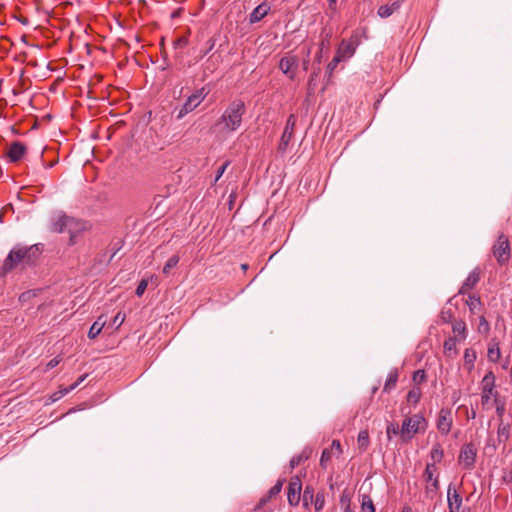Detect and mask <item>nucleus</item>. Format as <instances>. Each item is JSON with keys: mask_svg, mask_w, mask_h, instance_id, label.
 Listing matches in <instances>:
<instances>
[{"mask_svg": "<svg viewBox=\"0 0 512 512\" xmlns=\"http://www.w3.org/2000/svg\"><path fill=\"white\" fill-rule=\"evenodd\" d=\"M245 104L241 100L231 102L217 120L214 127L219 129L222 134H230L238 130L242 124V118L245 114Z\"/></svg>", "mask_w": 512, "mask_h": 512, "instance_id": "nucleus-1", "label": "nucleus"}, {"mask_svg": "<svg viewBox=\"0 0 512 512\" xmlns=\"http://www.w3.org/2000/svg\"><path fill=\"white\" fill-rule=\"evenodd\" d=\"M40 254L38 245L29 247L17 245L8 254L2 266V274H6L19 265L30 264Z\"/></svg>", "mask_w": 512, "mask_h": 512, "instance_id": "nucleus-2", "label": "nucleus"}, {"mask_svg": "<svg viewBox=\"0 0 512 512\" xmlns=\"http://www.w3.org/2000/svg\"><path fill=\"white\" fill-rule=\"evenodd\" d=\"M427 428L426 419L420 414H414L411 417H406L401 426V437L403 441L411 440L415 434L424 432Z\"/></svg>", "mask_w": 512, "mask_h": 512, "instance_id": "nucleus-3", "label": "nucleus"}, {"mask_svg": "<svg viewBox=\"0 0 512 512\" xmlns=\"http://www.w3.org/2000/svg\"><path fill=\"white\" fill-rule=\"evenodd\" d=\"M497 403L498 392L495 390V375L492 371L485 374L481 381V404L486 407L491 399Z\"/></svg>", "mask_w": 512, "mask_h": 512, "instance_id": "nucleus-4", "label": "nucleus"}, {"mask_svg": "<svg viewBox=\"0 0 512 512\" xmlns=\"http://www.w3.org/2000/svg\"><path fill=\"white\" fill-rule=\"evenodd\" d=\"M206 93L204 92V88L197 90L195 93L191 94L185 103L178 109L177 119L180 120L188 113L197 108L205 99Z\"/></svg>", "mask_w": 512, "mask_h": 512, "instance_id": "nucleus-5", "label": "nucleus"}, {"mask_svg": "<svg viewBox=\"0 0 512 512\" xmlns=\"http://www.w3.org/2000/svg\"><path fill=\"white\" fill-rule=\"evenodd\" d=\"M492 252L497 262L503 265L510 259V244L508 238L501 234L493 245Z\"/></svg>", "mask_w": 512, "mask_h": 512, "instance_id": "nucleus-6", "label": "nucleus"}, {"mask_svg": "<svg viewBox=\"0 0 512 512\" xmlns=\"http://www.w3.org/2000/svg\"><path fill=\"white\" fill-rule=\"evenodd\" d=\"M76 225L77 223L73 218L58 213L52 217L49 230L54 233H62L68 229L71 232V228Z\"/></svg>", "mask_w": 512, "mask_h": 512, "instance_id": "nucleus-7", "label": "nucleus"}, {"mask_svg": "<svg viewBox=\"0 0 512 512\" xmlns=\"http://www.w3.org/2000/svg\"><path fill=\"white\" fill-rule=\"evenodd\" d=\"M302 483L298 476H294L290 479L288 485L287 498L291 506L298 505L301 497Z\"/></svg>", "mask_w": 512, "mask_h": 512, "instance_id": "nucleus-8", "label": "nucleus"}, {"mask_svg": "<svg viewBox=\"0 0 512 512\" xmlns=\"http://www.w3.org/2000/svg\"><path fill=\"white\" fill-rule=\"evenodd\" d=\"M298 67V58L294 55H285L279 62V69L290 79H294Z\"/></svg>", "mask_w": 512, "mask_h": 512, "instance_id": "nucleus-9", "label": "nucleus"}, {"mask_svg": "<svg viewBox=\"0 0 512 512\" xmlns=\"http://www.w3.org/2000/svg\"><path fill=\"white\" fill-rule=\"evenodd\" d=\"M476 459V450L472 444L465 445L459 455V462L466 468H472Z\"/></svg>", "mask_w": 512, "mask_h": 512, "instance_id": "nucleus-10", "label": "nucleus"}, {"mask_svg": "<svg viewBox=\"0 0 512 512\" xmlns=\"http://www.w3.org/2000/svg\"><path fill=\"white\" fill-rule=\"evenodd\" d=\"M452 426V417L450 410L441 409L437 418V429L440 433L447 435Z\"/></svg>", "mask_w": 512, "mask_h": 512, "instance_id": "nucleus-11", "label": "nucleus"}, {"mask_svg": "<svg viewBox=\"0 0 512 512\" xmlns=\"http://www.w3.org/2000/svg\"><path fill=\"white\" fill-rule=\"evenodd\" d=\"M296 124V118L294 115H290L287 119L286 126L284 128L283 134L281 136L279 148L281 150H285L292 138L293 131Z\"/></svg>", "mask_w": 512, "mask_h": 512, "instance_id": "nucleus-12", "label": "nucleus"}, {"mask_svg": "<svg viewBox=\"0 0 512 512\" xmlns=\"http://www.w3.org/2000/svg\"><path fill=\"white\" fill-rule=\"evenodd\" d=\"M434 467H435L434 463L433 464L428 463L426 466V469L424 471V478L427 482V486H426L427 494H435L437 492V490L439 489L438 478L433 477V468Z\"/></svg>", "mask_w": 512, "mask_h": 512, "instance_id": "nucleus-13", "label": "nucleus"}, {"mask_svg": "<svg viewBox=\"0 0 512 512\" xmlns=\"http://www.w3.org/2000/svg\"><path fill=\"white\" fill-rule=\"evenodd\" d=\"M447 501L449 512H459L462 505V497L451 485L448 487Z\"/></svg>", "mask_w": 512, "mask_h": 512, "instance_id": "nucleus-14", "label": "nucleus"}, {"mask_svg": "<svg viewBox=\"0 0 512 512\" xmlns=\"http://www.w3.org/2000/svg\"><path fill=\"white\" fill-rule=\"evenodd\" d=\"M25 152L26 147L24 144L20 142H14L10 145L7 151V156L11 162H17L24 156Z\"/></svg>", "mask_w": 512, "mask_h": 512, "instance_id": "nucleus-15", "label": "nucleus"}, {"mask_svg": "<svg viewBox=\"0 0 512 512\" xmlns=\"http://www.w3.org/2000/svg\"><path fill=\"white\" fill-rule=\"evenodd\" d=\"M461 342L458 337H449L443 345V352L447 358L454 359L458 355L457 343Z\"/></svg>", "mask_w": 512, "mask_h": 512, "instance_id": "nucleus-16", "label": "nucleus"}, {"mask_svg": "<svg viewBox=\"0 0 512 512\" xmlns=\"http://www.w3.org/2000/svg\"><path fill=\"white\" fill-rule=\"evenodd\" d=\"M270 11L268 3L263 2L259 4L250 14L249 21L251 24L257 23L262 20Z\"/></svg>", "mask_w": 512, "mask_h": 512, "instance_id": "nucleus-17", "label": "nucleus"}, {"mask_svg": "<svg viewBox=\"0 0 512 512\" xmlns=\"http://www.w3.org/2000/svg\"><path fill=\"white\" fill-rule=\"evenodd\" d=\"M354 53L355 45L352 42L342 41L338 47L336 56L343 61L352 57Z\"/></svg>", "mask_w": 512, "mask_h": 512, "instance_id": "nucleus-18", "label": "nucleus"}, {"mask_svg": "<svg viewBox=\"0 0 512 512\" xmlns=\"http://www.w3.org/2000/svg\"><path fill=\"white\" fill-rule=\"evenodd\" d=\"M480 280V272L478 269H474L466 278L463 285L461 286L459 293L464 294L468 290L472 289Z\"/></svg>", "mask_w": 512, "mask_h": 512, "instance_id": "nucleus-19", "label": "nucleus"}, {"mask_svg": "<svg viewBox=\"0 0 512 512\" xmlns=\"http://www.w3.org/2000/svg\"><path fill=\"white\" fill-rule=\"evenodd\" d=\"M402 2L400 0L394 1L391 4H385L378 8L377 14L381 18L391 16L395 11L399 10Z\"/></svg>", "mask_w": 512, "mask_h": 512, "instance_id": "nucleus-20", "label": "nucleus"}, {"mask_svg": "<svg viewBox=\"0 0 512 512\" xmlns=\"http://www.w3.org/2000/svg\"><path fill=\"white\" fill-rule=\"evenodd\" d=\"M106 324V319L104 316L98 317V319L92 324V326L89 329L88 337L90 339H95L103 329V327Z\"/></svg>", "mask_w": 512, "mask_h": 512, "instance_id": "nucleus-21", "label": "nucleus"}, {"mask_svg": "<svg viewBox=\"0 0 512 512\" xmlns=\"http://www.w3.org/2000/svg\"><path fill=\"white\" fill-rule=\"evenodd\" d=\"M477 353L473 348H467L464 352V367L470 372L474 368Z\"/></svg>", "mask_w": 512, "mask_h": 512, "instance_id": "nucleus-22", "label": "nucleus"}, {"mask_svg": "<svg viewBox=\"0 0 512 512\" xmlns=\"http://www.w3.org/2000/svg\"><path fill=\"white\" fill-rule=\"evenodd\" d=\"M453 333L456 334L458 340L463 341L466 338V324L464 321H455L452 325Z\"/></svg>", "mask_w": 512, "mask_h": 512, "instance_id": "nucleus-23", "label": "nucleus"}, {"mask_svg": "<svg viewBox=\"0 0 512 512\" xmlns=\"http://www.w3.org/2000/svg\"><path fill=\"white\" fill-rule=\"evenodd\" d=\"M76 387H78V383H73L69 387H60V389L58 391L54 392L51 395V397H50L51 401L56 402V401L60 400L67 393L76 389Z\"/></svg>", "mask_w": 512, "mask_h": 512, "instance_id": "nucleus-24", "label": "nucleus"}, {"mask_svg": "<svg viewBox=\"0 0 512 512\" xmlns=\"http://www.w3.org/2000/svg\"><path fill=\"white\" fill-rule=\"evenodd\" d=\"M397 381H398V371L397 370L390 371V373L388 374V377L386 379L383 390L385 392H389L391 389H393L396 386Z\"/></svg>", "mask_w": 512, "mask_h": 512, "instance_id": "nucleus-25", "label": "nucleus"}, {"mask_svg": "<svg viewBox=\"0 0 512 512\" xmlns=\"http://www.w3.org/2000/svg\"><path fill=\"white\" fill-rule=\"evenodd\" d=\"M358 448L362 451H365L369 445V434L366 430H362L358 434L357 438Z\"/></svg>", "mask_w": 512, "mask_h": 512, "instance_id": "nucleus-26", "label": "nucleus"}, {"mask_svg": "<svg viewBox=\"0 0 512 512\" xmlns=\"http://www.w3.org/2000/svg\"><path fill=\"white\" fill-rule=\"evenodd\" d=\"M421 398V389L419 387H414L407 394V401L412 405H416Z\"/></svg>", "mask_w": 512, "mask_h": 512, "instance_id": "nucleus-27", "label": "nucleus"}, {"mask_svg": "<svg viewBox=\"0 0 512 512\" xmlns=\"http://www.w3.org/2000/svg\"><path fill=\"white\" fill-rule=\"evenodd\" d=\"M362 512H375L373 501L369 495H363L361 501Z\"/></svg>", "mask_w": 512, "mask_h": 512, "instance_id": "nucleus-28", "label": "nucleus"}, {"mask_svg": "<svg viewBox=\"0 0 512 512\" xmlns=\"http://www.w3.org/2000/svg\"><path fill=\"white\" fill-rule=\"evenodd\" d=\"M179 260H180V258L178 255H173L172 257H170L163 267V270H162L163 274L169 275L170 270L177 266V264L179 263Z\"/></svg>", "mask_w": 512, "mask_h": 512, "instance_id": "nucleus-29", "label": "nucleus"}, {"mask_svg": "<svg viewBox=\"0 0 512 512\" xmlns=\"http://www.w3.org/2000/svg\"><path fill=\"white\" fill-rule=\"evenodd\" d=\"M487 356L490 361L497 362L501 357V352H500L499 347L496 344L490 345L488 348Z\"/></svg>", "mask_w": 512, "mask_h": 512, "instance_id": "nucleus-30", "label": "nucleus"}, {"mask_svg": "<svg viewBox=\"0 0 512 512\" xmlns=\"http://www.w3.org/2000/svg\"><path fill=\"white\" fill-rule=\"evenodd\" d=\"M443 450L439 444L433 446L430 456L433 462H440L443 458Z\"/></svg>", "mask_w": 512, "mask_h": 512, "instance_id": "nucleus-31", "label": "nucleus"}, {"mask_svg": "<svg viewBox=\"0 0 512 512\" xmlns=\"http://www.w3.org/2000/svg\"><path fill=\"white\" fill-rule=\"evenodd\" d=\"M316 511H321L325 504V495L323 492H318L313 501Z\"/></svg>", "mask_w": 512, "mask_h": 512, "instance_id": "nucleus-32", "label": "nucleus"}, {"mask_svg": "<svg viewBox=\"0 0 512 512\" xmlns=\"http://www.w3.org/2000/svg\"><path fill=\"white\" fill-rule=\"evenodd\" d=\"M314 499V490L313 488L307 486L303 493V502L305 506H308L309 502H312Z\"/></svg>", "mask_w": 512, "mask_h": 512, "instance_id": "nucleus-33", "label": "nucleus"}, {"mask_svg": "<svg viewBox=\"0 0 512 512\" xmlns=\"http://www.w3.org/2000/svg\"><path fill=\"white\" fill-rule=\"evenodd\" d=\"M283 481L279 480L268 492V499L278 495L281 492Z\"/></svg>", "mask_w": 512, "mask_h": 512, "instance_id": "nucleus-34", "label": "nucleus"}, {"mask_svg": "<svg viewBox=\"0 0 512 512\" xmlns=\"http://www.w3.org/2000/svg\"><path fill=\"white\" fill-rule=\"evenodd\" d=\"M468 306L471 311H475L480 306V299L475 295H470L469 300L467 301Z\"/></svg>", "mask_w": 512, "mask_h": 512, "instance_id": "nucleus-35", "label": "nucleus"}, {"mask_svg": "<svg viewBox=\"0 0 512 512\" xmlns=\"http://www.w3.org/2000/svg\"><path fill=\"white\" fill-rule=\"evenodd\" d=\"M332 452L329 449H324L320 458V465L326 468L327 462L331 459Z\"/></svg>", "mask_w": 512, "mask_h": 512, "instance_id": "nucleus-36", "label": "nucleus"}, {"mask_svg": "<svg viewBox=\"0 0 512 512\" xmlns=\"http://www.w3.org/2000/svg\"><path fill=\"white\" fill-rule=\"evenodd\" d=\"M340 62H341V59L335 55L334 58L332 59V61L327 65V73H328L329 77L332 76L333 71L335 70V68L337 67V65Z\"/></svg>", "mask_w": 512, "mask_h": 512, "instance_id": "nucleus-37", "label": "nucleus"}, {"mask_svg": "<svg viewBox=\"0 0 512 512\" xmlns=\"http://www.w3.org/2000/svg\"><path fill=\"white\" fill-rule=\"evenodd\" d=\"M497 434H498V440H507L508 439V436H509V430H508V427L507 426H504V425H500L498 427V431H497Z\"/></svg>", "mask_w": 512, "mask_h": 512, "instance_id": "nucleus-38", "label": "nucleus"}, {"mask_svg": "<svg viewBox=\"0 0 512 512\" xmlns=\"http://www.w3.org/2000/svg\"><path fill=\"white\" fill-rule=\"evenodd\" d=\"M147 286H148V280H146V279H142V280L139 282V284H138V286H137V288H136V295H137L138 297L142 296V295L144 294V292H145V290H146Z\"/></svg>", "mask_w": 512, "mask_h": 512, "instance_id": "nucleus-39", "label": "nucleus"}, {"mask_svg": "<svg viewBox=\"0 0 512 512\" xmlns=\"http://www.w3.org/2000/svg\"><path fill=\"white\" fill-rule=\"evenodd\" d=\"M400 431H401V429H399V426L396 423L388 424L387 430H386L387 435H388L389 438H390L391 434H395L396 435V434H399Z\"/></svg>", "mask_w": 512, "mask_h": 512, "instance_id": "nucleus-40", "label": "nucleus"}, {"mask_svg": "<svg viewBox=\"0 0 512 512\" xmlns=\"http://www.w3.org/2000/svg\"><path fill=\"white\" fill-rule=\"evenodd\" d=\"M425 372L424 370H418L416 372H414V375H413V380L416 382V383H421L422 381L425 380Z\"/></svg>", "mask_w": 512, "mask_h": 512, "instance_id": "nucleus-41", "label": "nucleus"}, {"mask_svg": "<svg viewBox=\"0 0 512 512\" xmlns=\"http://www.w3.org/2000/svg\"><path fill=\"white\" fill-rule=\"evenodd\" d=\"M228 166H229V161H226L223 165H221L218 168V171H217V174L215 177V182H217L221 178V176L223 175V173L225 172V170L227 169Z\"/></svg>", "mask_w": 512, "mask_h": 512, "instance_id": "nucleus-42", "label": "nucleus"}, {"mask_svg": "<svg viewBox=\"0 0 512 512\" xmlns=\"http://www.w3.org/2000/svg\"><path fill=\"white\" fill-rule=\"evenodd\" d=\"M304 457L302 455H297V456H294L291 460H290V466L291 468H295L297 467L302 461H303Z\"/></svg>", "mask_w": 512, "mask_h": 512, "instance_id": "nucleus-43", "label": "nucleus"}, {"mask_svg": "<svg viewBox=\"0 0 512 512\" xmlns=\"http://www.w3.org/2000/svg\"><path fill=\"white\" fill-rule=\"evenodd\" d=\"M188 44V39L186 37H180L174 42L175 48H183Z\"/></svg>", "mask_w": 512, "mask_h": 512, "instance_id": "nucleus-44", "label": "nucleus"}, {"mask_svg": "<svg viewBox=\"0 0 512 512\" xmlns=\"http://www.w3.org/2000/svg\"><path fill=\"white\" fill-rule=\"evenodd\" d=\"M332 453L336 451L338 454L342 452L341 444L338 440H333L331 444V448L329 449Z\"/></svg>", "mask_w": 512, "mask_h": 512, "instance_id": "nucleus-45", "label": "nucleus"}, {"mask_svg": "<svg viewBox=\"0 0 512 512\" xmlns=\"http://www.w3.org/2000/svg\"><path fill=\"white\" fill-rule=\"evenodd\" d=\"M60 358L59 357H55L53 359H51L47 365H46V370H49V369H52L54 367H56L59 363H60Z\"/></svg>", "mask_w": 512, "mask_h": 512, "instance_id": "nucleus-46", "label": "nucleus"}, {"mask_svg": "<svg viewBox=\"0 0 512 512\" xmlns=\"http://www.w3.org/2000/svg\"><path fill=\"white\" fill-rule=\"evenodd\" d=\"M125 320V315H123L122 313H117V315L114 317V320H113V323L114 324H118V325H121Z\"/></svg>", "mask_w": 512, "mask_h": 512, "instance_id": "nucleus-47", "label": "nucleus"}, {"mask_svg": "<svg viewBox=\"0 0 512 512\" xmlns=\"http://www.w3.org/2000/svg\"><path fill=\"white\" fill-rule=\"evenodd\" d=\"M318 76V71H314L311 76H310V79H309V87H312L313 82L315 80V78Z\"/></svg>", "mask_w": 512, "mask_h": 512, "instance_id": "nucleus-48", "label": "nucleus"}, {"mask_svg": "<svg viewBox=\"0 0 512 512\" xmlns=\"http://www.w3.org/2000/svg\"><path fill=\"white\" fill-rule=\"evenodd\" d=\"M495 405H496L497 414L498 415L501 414L502 411H503V406H501V407L499 406V400L498 399H497V403H495Z\"/></svg>", "mask_w": 512, "mask_h": 512, "instance_id": "nucleus-49", "label": "nucleus"}, {"mask_svg": "<svg viewBox=\"0 0 512 512\" xmlns=\"http://www.w3.org/2000/svg\"><path fill=\"white\" fill-rule=\"evenodd\" d=\"M330 9H335L337 0H328Z\"/></svg>", "mask_w": 512, "mask_h": 512, "instance_id": "nucleus-50", "label": "nucleus"}, {"mask_svg": "<svg viewBox=\"0 0 512 512\" xmlns=\"http://www.w3.org/2000/svg\"><path fill=\"white\" fill-rule=\"evenodd\" d=\"M86 377H87V374L80 376L75 383H78V385H80L85 380Z\"/></svg>", "mask_w": 512, "mask_h": 512, "instance_id": "nucleus-51", "label": "nucleus"}, {"mask_svg": "<svg viewBox=\"0 0 512 512\" xmlns=\"http://www.w3.org/2000/svg\"><path fill=\"white\" fill-rule=\"evenodd\" d=\"M214 44H215L214 40L210 39L209 40V45H208V51L211 50L214 47Z\"/></svg>", "mask_w": 512, "mask_h": 512, "instance_id": "nucleus-52", "label": "nucleus"}, {"mask_svg": "<svg viewBox=\"0 0 512 512\" xmlns=\"http://www.w3.org/2000/svg\"><path fill=\"white\" fill-rule=\"evenodd\" d=\"M70 243L71 244L75 243V235L72 232H71V236H70Z\"/></svg>", "mask_w": 512, "mask_h": 512, "instance_id": "nucleus-53", "label": "nucleus"}, {"mask_svg": "<svg viewBox=\"0 0 512 512\" xmlns=\"http://www.w3.org/2000/svg\"><path fill=\"white\" fill-rule=\"evenodd\" d=\"M303 69L304 70H307L308 69V61H305L304 64H303Z\"/></svg>", "mask_w": 512, "mask_h": 512, "instance_id": "nucleus-54", "label": "nucleus"}, {"mask_svg": "<svg viewBox=\"0 0 512 512\" xmlns=\"http://www.w3.org/2000/svg\"><path fill=\"white\" fill-rule=\"evenodd\" d=\"M344 512H354V511L350 508V506H347V507L345 508V511H344Z\"/></svg>", "mask_w": 512, "mask_h": 512, "instance_id": "nucleus-55", "label": "nucleus"}, {"mask_svg": "<svg viewBox=\"0 0 512 512\" xmlns=\"http://www.w3.org/2000/svg\"><path fill=\"white\" fill-rule=\"evenodd\" d=\"M316 61H317L318 63H320V62H321V54L317 55V57H316Z\"/></svg>", "mask_w": 512, "mask_h": 512, "instance_id": "nucleus-56", "label": "nucleus"}, {"mask_svg": "<svg viewBox=\"0 0 512 512\" xmlns=\"http://www.w3.org/2000/svg\"><path fill=\"white\" fill-rule=\"evenodd\" d=\"M28 293H23L21 296H20V299H25L26 296H27Z\"/></svg>", "mask_w": 512, "mask_h": 512, "instance_id": "nucleus-57", "label": "nucleus"}, {"mask_svg": "<svg viewBox=\"0 0 512 512\" xmlns=\"http://www.w3.org/2000/svg\"><path fill=\"white\" fill-rule=\"evenodd\" d=\"M241 267H242V269H244V270H245V269H247V268H248V265H247V264H243Z\"/></svg>", "mask_w": 512, "mask_h": 512, "instance_id": "nucleus-58", "label": "nucleus"}, {"mask_svg": "<svg viewBox=\"0 0 512 512\" xmlns=\"http://www.w3.org/2000/svg\"><path fill=\"white\" fill-rule=\"evenodd\" d=\"M475 415H476V414H475V411H473V412L471 413V417H472V418H475Z\"/></svg>", "mask_w": 512, "mask_h": 512, "instance_id": "nucleus-59", "label": "nucleus"}, {"mask_svg": "<svg viewBox=\"0 0 512 512\" xmlns=\"http://www.w3.org/2000/svg\"><path fill=\"white\" fill-rule=\"evenodd\" d=\"M449 319H450V316H449V317H448V316H445V319H444V320H445V321H448Z\"/></svg>", "mask_w": 512, "mask_h": 512, "instance_id": "nucleus-60", "label": "nucleus"}, {"mask_svg": "<svg viewBox=\"0 0 512 512\" xmlns=\"http://www.w3.org/2000/svg\"><path fill=\"white\" fill-rule=\"evenodd\" d=\"M442 318L445 319V312H442Z\"/></svg>", "mask_w": 512, "mask_h": 512, "instance_id": "nucleus-61", "label": "nucleus"}, {"mask_svg": "<svg viewBox=\"0 0 512 512\" xmlns=\"http://www.w3.org/2000/svg\"><path fill=\"white\" fill-rule=\"evenodd\" d=\"M405 512H411V509L410 508H406Z\"/></svg>", "mask_w": 512, "mask_h": 512, "instance_id": "nucleus-62", "label": "nucleus"}]
</instances>
